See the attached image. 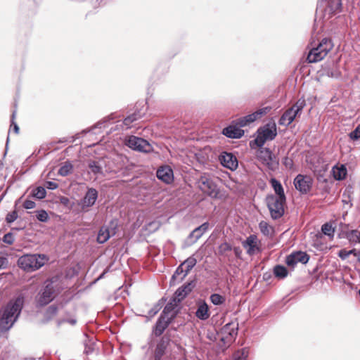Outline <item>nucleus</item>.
<instances>
[{
	"mask_svg": "<svg viewBox=\"0 0 360 360\" xmlns=\"http://www.w3.org/2000/svg\"><path fill=\"white\" fill-rule=\"evenodd\" d=\"M257 119L258 118H257L255 112H254L253 113H251L246 116L238 118L236 120V124L239 125L241 127H245V126L250 124V123L255 122Z\"/></svg>",
	"mask_w": 360,
	"mask_h": 360,
	"instance_id": "bb28decb",
	"label": "nucleus"
},
{
	"mask_svg": "<svg viewBox=\"0 0 360 360\" xmlns=\"http://www.w3.org/2000/svg\"><path fill=\"white\" fill-rule=\"evenodd\" d=\"M115 226L112 223L110 227L103 226L100 229L97 236V241L99 243H104L106 242L111 236L115 234Z\"/></svg>",
	"mask_w": 360,
	"mask_h": 360,
	"instance_id": "6ab92c4d",
	"label": "nucleus"
},
{
	"mask_svg": "<svg viewBox=\"0 0 360 360\" xmlns=\"http://www.w3.org/2000/svg\"><path fill=\"white\" fill-rule=\"evenodd\" d=\"M36 217L39 221L42 222H46L49 219L48 213L45 210L38 211Z\"/></svg>",
	"mask_w": 360,
	"mask_h": 360,
	"instance_id": "37998d69",
	"label": "nucleus"
},
{
	"mask_svg": "<svg viewBox=\"0 0 360 360\" xmlns=\"http://www.w3.org/2000/svg\"><path fill=\"white\" fill-rule=\"evenodd\" d=\"M11 126H13V130L17 134L18 133V131H19V127L17 125L16 123H15L13 121H12V124Z\"/></svg>",
	"mask_w": 360,
	"mask_h": 360,
	"instance_id": "bf43d9fd",
	"label": "nucleus"
},
{
	"mask_svg": "<svg viewBox=\"0 0 360 360\" xmlns=\"http://www.w3.org/2000/svg\"><path fill=\"white\" fill-rule=\"evenodd\" d=\"M286 161H288V159H286ZM285 164L286 165L288 164V162H285Z\"/></svg>",
	"mask_w": 360,
	"mask_h": 360,
	"instance_id": "0e129e2a",
	"label": "nucleus"
},
{
	"mask_svg": "<svg viewBox=\"0 0 360 360\" xmlns=\"http://www.w3.org/2000/svg\"><path fill=\"white\" fill-rule=\"evenodd\" d=\"M8 266V257L5 255H0V270L6 269Z\"/></svg>",
	"mask_w": 360,
	"mask_h": 360,
	"instance_id": "49530a36",
	"label": "nucleus"
},
{
	"mask_svg": "<svg viewBox=\"0 0 360 360\" xmlns=\"http://www.w3.org/2000/svg\"><path fill=\"white\" fill-rule=\"evenodd\" d=\"M14 240H15L14 236L11 232L5 234L3 237V242L8 245H12L14 243Z\"/></svg>",
	"mask_w": 360,
	"mask_h": 360,
	"instance_id": "c03bdc74",
	"label": "nucleus"
},
{
	"mask_svg": "<svg viewBox=\"0 0 360 360\" xmlns=\"http://www.w3.org/2000/svg\"><path fill=\"white\" fill-rule=\"evenodd\" d=\"M180 302L176 301V302L174 301V297L172 300L166 304L165 307L161 315L166 317L168 320H172L176 316V311H174V309L176 306L177 305V303H179Z\"/></svg>",
	"mask_w": 360,
	"mask_h": 360,
	"instance_id": "4be33fe9",
	"label": "nucleus"
},
{
	"mask_svg": "<svg viewBox=\"0 0 360 360\" xmlns=\"http://www.w3.org/2000/svg\"><path fill=\"white\" fill-rule=\"evenodd\" d=\"M89 168L91 172L94 173L95 175L103 174V168L100 162L90 161L89 162Z\"/></svg>",
	"mask_w": 360,
	"mask_h": 360,
	"instance_id": "f704fd0d",
	"label": "nucleus"
},
{
	"mask_svg": "<svg viewBox=\"0 0 360 360\" xmlns=\"http://www.w3.org/2000/svg\"><path fill=\"white\" fill-rule=\"evenodd\" d=\"M98 198V191L93 188H89L84 195L81 200L79 205L82 211H87L88 208L92 207Z\"/></svg>",
	"mask_w": 360,
	"mask_h": 360,
	"instance_id": "2eb2a0df",
	"label": "nucleus"
},
{
	"mask_svg": "<svg viewBox=\"0 0 360 360\" xmlns=\"http://www.w3.org/2000/svg\"><path fill=\"white\" fill-rule=\"evenodd\" d=\"M199 188L212 198L219 197V189L217 184L210 176L204 174L198 180Z\"/></svg>",
	"mask_w": 360,
	"mask_h": 360,
	"instance_id": "1a4fd4ad",
	"label": "nucleus"
},
{
	"mask_svg": "<svg viewBox=\"0 0 360 360\" xmlns=\"http://www.w3.org/2000/svg\"><path fill=\"white\" fill-rule=\"evenodd\" d=\"M221 164L230 170H235L238 167V160L231 153H223L219 156Z\"/></svg>",
	"mask_w": 360,
	"mask_h": 360,
	"instance_id": "f3484780",
	"label": "nucleus"
},
{
	"mask_svg": "<svg viewBox=\"0 0 360 360\" xmlns=\"http://www.w3.org/2000/svg\"><path fill=\"white\" fill-rule=\"evenodd\" d=\"M192 290L191 283L179 288L174 293V301L181 302Z\"/></svg>",
	"mask_w": 360,
	"mask_h": 360,
	"instance_id": "b1692460",
	"label": "nucleus"
},
{
	"mask_svg": "<svg viewBox=\"0 0 360 360\" xmlns=\"http://www.w3.org/2000/svg\"><path fill=\"white\" fill-rule=\"evenodd\" d=\"M248 352L246 349H242L234 353L233 360H246Z\"/></svg>",
	"mask_w": 360,
	"mask_h": 360,
	"instance_id": "a19ab883",
	"label": "nucleus"
},
{
	"mask_svg": "<svg viewBox=\"0 0 360 360\" xmlns=\"http://www.w3.org/2000/svg\"><path fill=\"white\" fill-rule=\"evenodd\" d=\"M359 262H360V255H359Z\"/></svg>",
	"mask_w": 360,
	"mask_h": 360,
	"instance_id": "774afa93",
	"label": "nucleus"
},
{
	"mask_svg": "<svg viewBox=\"0 0 360 360\" xmlns=\"http://www.w3.org/2000/svg\"><path fill=\"white\" fill-rule=\"evenodd\" d=\"M18 217V215L17 211L14 210L7 214L6 217V221L8 224H11L17 219Z\"/></svg>",
	"mask_w": 360,
	"mask_h": 360,
	"instance_id": "79ce46f5",
	"label": "nucleus"
},
{
	"mask_svg": "<svg viewBox=\"0 0 360 360\" xmlns=\"http://www.w3.org/2000/svg\"><path fill=\"white\" fill-rule=\"evenodd\" d=\"M24 304V297L18 295L11 300L4 309L0 319V328L1 330H9L17 321Z\"/></svg>",
	"mask_w": 360,
	"mask_h": 360,
	"instance_id": "f257e3e1",
	"label": "nucleus"
},
{
	"mask_svg": "<svg viewBox=\"0 0 360 360\" xmlns=\"http://www.w3.org/2000/svg\"><path fill=\"white\" fill-rule=\"evenodd\" d=\"M223 134L231 139H239L244 134V131L236 126L230 125L223 129Z\"/></svg>",
	"mask_w": 360,
	"mask_h": 360,
	"instance_id": "412c9836",
	"label": "nucleus"
},
{
	"mask_svg": "<svg viewBox=\"0 0 360 360\" xmlns=\"http://www.w3.org/2000/svg\"><path fill=\"white\" fill-rule=\"evenodd\" d=\"M295 188L302 193H308L312 186V179L309 176L298 174L294 179Z\"/></svg>",
	"mask_w": 360,
	"mask_h": 360,
	"instance_id": "ddd939ff",
	"label": "nucleus"
},
{
	"mask_svg": "<svg viewBox=\"0 0 360 360\" xmlns=\"http://www.w3.org/2000/svg\"><path fill=\"white\" fill-rule=\"evenodd\" d=\"M157 177L166 184H170L174 179L173 171L168 167H161L157 171Z\"/></svg>",
	"mask_w": 360,
	"mask_h": 360,
	"instance_id": "aec40b11",
	"label": "nucleus"
},
{
	"mask_svg": "<svg viewBox=\"0 0 360 360\" xmlns=\"http://www.w3.org/2000/svg\"><path fill=\"white\" fill-rule=\"evenodd\" d=\"M333 177L336 180H342L347 176V169L345 165L335 166L332 169Z\"/></svg>",
	"mask_w": 360,
	"mask_h": 360,
	"instance_id": "cd10ccee",
	"label": "nucleus"
},
{
	"mask_svg": "<svg viewBox=\"0 0 360 360\" xmlns=\"http://www.w3.org/2000/svg\"><path fill=\"white\" fill-rule=\"evenodd\" d=\"M257 151V158L266 165L269 169H275L278 165V160L277 157L267 148L259 147Z\"/></svg>",
	"mask_w": 360,
	"mask_h": 360,
	"instance_id": "9b49d317",
	"label": "nucleus"
},
{
	"mask_svg": "<svg viewBox=\"0 0 360 360\" xmlns=\"http://www.w3.org/2000/svg\"><path fill=\"white\" fill-rule=\"evenodd\" d=\"M14 117H15V112H13V115H12V120H13V119H14Z\"/></svg>",
	"mask_w": 360,
	"mask_h": 360,
	"instance_id": "e2e57ef3",
	"label": "nucleus"
},
{
	"mask_svg": "<svg viewBox=\"0 0 360 360\" xmlns=\"http://www.w3.org/2000/svg\"><path fill=\"white\" fill-rule=\"evenodd\" d=\"M105 272H103L99 277H98V279L103 278V275H104Z\"/></svg>",
	"mask_w": 360,
	"mask_h": 360,
	"instance_id": "680f3d73",
	"label": "nucleus"
},
{
	"mask_svg": "<svg viewBox=\"0 0 360 360\" xmlns=\"http://www.w3.org/2000/svg\"><path fill=\"white\" fill-rule=\"evenodd\" d=\"M185 273V269L182 266V264L176 269L174 274L173 275V277H176V275L184 274Z\"/></svg>",
	"mask_w": 360,
	"mask_h": 360,
	"instance_id": "6e6d98bb",
	"label": "nucleus"
},
{
	"mask_svg": "<svg viewBox=\"0 0 360 360\" xmlns=\"http://www.w3.org/2000/svg\"><path fill=\"white\" fill-rule=\"evenodd\" d=\"M210 299L211 302L214 305H221L224 304L226 300L224 296L217 293H214L211 295Z\"/></svg>",
	"mask_w": 360,
	"mask_h": 360,
	"instance_id": "58836bf2",
	"label": "nucleus"
},
{
	"mask_svg": "<svg viewBox=\"0 0 360 360\" xmlns=\"http://www.w3.org/2000/svg\"><path fill=\"white\" fill-rule=\"evenodd\" d=\"M209 226L208 222L203 223L191 233L190 238L194 239L193 242H196L207 231Z\"/></svg>",
	"mask_w": 360,
	"mask_h": 360,
	"instance_id": "a878e982",
	"label": "nucleus"
},
{
	"mask_svg": "<svg viewBox=\"0 0 360 360\" xmlns=\"http://www.w3.org/2000/svg\"><path fill=\"white\" fill-rule=\"evenodd\" d=\"M233 251H234V253L236 256L239 257L240 253H241V250L240 249V248H234L233 249Z\"/></svg>",
	"mask_w": 360,
	"mask_h": 360,
	"instance_id": "052dcab7",
	"label": "nucleus"
},
{
	"mask_svg": "<svg viewBox=\"0 0 360 360\" xmlns=\"http://www.w3.org/2000/svg\"><path fill=\"white\" fill-rule=\"evenodd\" d=\"M160 307L159 305H157L155 306L154 308L151 309L149 311V314L150 316H154L155 314H156L158 313V311L160 310Z\"/></svg>",
	"mask_w": 360,
	"mask_h": 360,
	"instance_id": "13d9d810",
	"label": "nucleus"
},
{
	"mask_svg": "<svg viewBox=\"0 0 360 360\" xmlns=\"http://www.w3.org/2000/svg\"><path fill=\"white\" fill-rule=\"evenodd\" d=\"M169 344V338L166 336L162 337L155 344L153 349V359L162 360L166 354Z\"/></svg>",
	"mask_w": 360,
	"mask_h": 360,
	"instance_id": "f8f14e48",
	"label": "nucleus"
},
{
	"mask_svg": "<svg viewBox=\"0 0 360 360\" xmlns=\"http://www.w3.org/2000/svg\"><path fill=\"white\" fill-rule=\"evenodd\" d=\"M270 109L271 108L269 107H264V108L259 109L258 110L255 111V112L257 118H259L262 116L268 113L269 111L270 110Z\"/></svg>",
	"mask_w": 360,
	"mask_h": 360,
	"instance_id": "09e8293b",
	"label": "nucleus"
},
{
	"mask_svg": "<svg viewBox=\"0 0 360 360\" xmlns=\"http://www.w3.org/2000/svg\"><path fill=\"white\" fill-rule=\"evenodd\" d=\"M333 44L328 39H323L319 44L311 49L308 56L307 60L309 63H316L323 60L332 49Z\"/></svg>",
	"mask_w": 360,
	"mask_h": 360,
	"instance_id": "39448f33",
	"label": "nucleus"
},
{
	"mask_svg": "<svg viewBox=\"0 0 360 360\" xmlns=\"http://www.w3.org/2000/svg\"><path fill=\"white\" fill-rule=\"evenodd\" d=\"M49 261V257L44 254H25L20 257L17 264L20 269L27 273L34 272Z\"/></svg>",
	"mask_w": 360,
	"mask_h": 360,
	"instance_id": "f03ea898",
	"label": "nucleus"
},
{
	"mask_svg": "<svg viewBox=\"0 0 360 360\" xmlns=\"http://www.w3.org/2000/svg\"><path fill=\"white\" fill-rule=\"evenodd\" d=\"M277 135L276 126L274 122L268 123L257 131V136L254 140L258 147H262L266 141H272Z\"/></svg>",
	"mask_w": 360,
	"mask_h": 360,
	"instance_id": "423d86ee",
	"label": "nucleus"
},
{
	"mask_svg": "<svg viewBox=\"0 0 360 360\" xmlns=\"http://www.w3.org/2000/svg\"><path fill=\"white\" fill-rule=\"evenodd\" d=\"M242 245L246 250L247 253L250 255H255L257 252L259 251L257 237L255 235L249 236L242 243Z\"/></svg>",
	"mask_w": 360,
	"mask_h": 360,
	"instance_id": "dca6fc26",
	"label": "nucleus"
},
{
	"mask_svg": "<svg viewBox=\"0 0 360 360\" xmlns=\"http://www.w3.org/2000/svg\"><path fill=\"white\" fill-rule=\"evenodd\" d=\"M321 231L326 236L330 238H333L334 236L335 229L329 223L324 224L321 227Z\"/></svg>",
	"mask_w": 360,
	"mask_h": 360,
	"instance_id": "ea45409f",
	"label": "nucleus"
},
{
	"mask_svg": "<svg viewBox=\"0 0 360 360\" xmlns=\"http://www.w3.org/2000/svg\"><path fill=\"white\" fill-rule=\"evenodd\" d=\"M195 316L200 320L205 321L210 317L209 308L205 302L198 303Z\"/></svg>",
	"mask_w": 360,
	"mask_h": 360,
	"instance_id": "393cba45",
	"label": "nucleus"
},
{
	"mask_svg": "<svg viewBox=\"0 0 360 360\" xmlns=\"http://www.w3.org/2000/svg\"><path fill=\"white\" fill-rule=\"evenodd\" d=\"M270 183L276 194V197L286 198L284 193L283 188L281 184L277 179L273 178L271 179Z\"/></svg>",
	"mask_w": 360,
	"mask_h": 360,
	"instance_id": "c756f323",
	"label": "nucleus"
},
{
	"mask_svg": "<svg viewBox=\"0 0 360 360\" xmlns=\"http://www.w3.org/2000/svg\"><path fill=\"white\" fill-rule=\"evenodd\" d=\"M124 143L129 148L142 153H150L153 150L152 146L146 140L135 136L125 138Z\"/></svg>",
	"mask_w": 360,
	"mask_h": 360,
	"instance_id": "9d476101",
	"label": "nucleus"
},
{
	"mask_svg": "<svg viewBox=\"0 0 360 360\" xmlns=\"http://www.w3.org/2000/svg\"><path fill=\"white\" fill-rule=\"evenodd\" d=\"M45 186L49 190L56 189L58 186V184L53 181H46Z\"/></svg>",
	"mask_w": 360,
	"mask_h": 360,
	"instance_id": "5fc2aeb1",
	"label": "nucleus"
},
{
	"mask_svg": "<svg viewBox=\"0 0 360 360\" xmlns=\"http://www.w3.org/2000/svg\"><path fill=\"white\" fill-rule=\"evenodd\" d=\"M349 250H347L345 249H342L338 252V256L343 260L346 259L349 256V254L348 253Z\"/></svg>",
	"mask_w": 360,
	"mask_h": 360,
	"instance_id": "864d4df0",
	"label": "nucleus"
},
{
	"mask_svg": "<svg viewBox=\"0 0 360 360\" xmlns=\"http://www.w3.org/2000/svg\"><path fill=\"white\" fill-rule=\"evenodd\" d=\"M171 321L172 320H168L164 316L160 315L153 330L155 335L157 336L161 335Z\"/></svg>",
	"mask_w": 360,
	"mask_h": 360,
	"instance_id": "5701e85b",
	"label": "nucleus"
},
{
	"mask_svg": "<svg viewBox=\"0 0 360 360\" xmlns=\"http://www.w3.org/2000/svg\"><path fill=\"white\" fill-rule=\"evenodd\" d=\"M94 349H95L94 343H90L89 345L87 344L85 346L84 352L86 354H89L92 353Z\"/></svg>",
	"mask_w": 360,
	"mask_h": 360,
	"instance_id": "603ef678",
	"label": "nucleus"
},
{
	"mask_svg": "<svg viewBox=\"0 0 360 360\" xmlns=\"http://www.w3.org/2000/svg\"><path fill=\"white\" fill-rule=\"evenodd\" d=\"M305 100L299 99L290 108L287 110L281 117L278 123L280 125L288 126L300 115L302 109L305 106Z\"/></svg>",
	"mask_w": 360,
	"mask_h": 360,
	"instance_id": "6e6552de",
	"label": "nucleus"
},
{
	"mask_svg": "<svg viewBox=\"0 0 360 360\" xmlns=\"http://www.w3.org/2000/svg\"><path fill=\"white\" fill-rule=\"evenodd\" d=\"M349 137L352 140H357L360 139V124L354 131L350 132Z\"/></svg>",
	"mask_w": 360,
	"mask_h": 360,
	"instance_id": "a18cd8bd",
	"label": "nucleus"
},
{
	"mask_svg": "<svg viewBox=\"0 0 360 360\" xmlns=\"http://www.w3.org/2000/svg\"><path fill=\"white\" fill-rule=\"evenodd\" d=\"M285 200L286 198L276 197L274 195H267L266 201L272 219H277L283 215Z\"/></svg>",
	"mask_w": 360,
	"mask_h": 360,
	"instance_id": "0eeeda50",
	"label": "nucleus"
},
{
	"mask_svg": "<svg viewBox=\"0 0 360 360\" xmlns=\"http://www.w3.org/2000/svg\"><path fill=\"white\" fill-rule=\"evenodd\" d=\"M70 323V325H75L77 322V320L75 319V318H70V319H60L58 321V325H61L63 324V323Z\"/></svg>",
	"mask_w": 360,
	"mask_h": 360,
	"instance_id": "3c124183",
	"label": "nucleus"
},
{
	"mask_svg": "<svg viewBox=\"0 0 360 360\" xmlns=\"http://www.w3.org/2000/svg\"><path fill=\"white\" fill-rule=\"evenodd\" d=\"M232 248L228 243H223L219 246V254L224 257H229Z\"/></svg>",
	"mask_w": 360,
	"mask_h": 360,
	"instance_id": "c9c22d12",
	"label": "nucleus"
},
{
	"mask_svg": "<svg viewBox=\"0 0 360 360\" xmlns=\"http://www.w3.org/2000/svg\"><path fill=\"white\" fill-rule=\"evenodd\" d=\"M359 296H360V290H359Z\"/></svg>",
	"mask_w": 360,
	"mask_h": 360,
	"instance_id": "69168bd1",
	"label": "nucleus"
},
{
	"mask_svg": "<svg viewBox=\"0 0 360 360\" xmlns=\"http://www.w3.org/2000/svg\"><path fill=\"white\" fill-rule=\"evenodd\" d=\"M260 231L266 236H271L274 233V229L266 221H262L259 224Z\"/></svg>",
	"mask_w": 360,
	"mask_h": 360,
	"instance_id": "2f4dec72",
	"label": "nucleus"
},
{
	"mask_svg": "<svg viewBox=\"0 0 360 360\" xmlns=\"http://www.w3.org/2000/svg\"><path fill=\"white\" fill-rule=\"evenodd\" d=\"M35 206H36V203L34 201L30 200H25L23 203L24 208H25L27 210L33 209L35 207Z\"/></svg>",
	"mask_w": 360,
	"mask_h": 360,
	"instance_id": "8fccbe9b",
	"label": "nucleus"
},
{
	"mask_svg": "<svg viewBox=\"0 0 360 360\" xmlns=\"http://www.w3.org/2000/svg\"><path fill=\"white\" fill-rule=\"evenodd\" d=\"M197 260L193 257H188L182 263V266L185 269V273L183 274V277H185L188 273L192 269V268L196 264Z\"/></svg>",
	"mask_w": 360,
	"mask_h": 360,
	"instance_id": "7c9ffc66",
	"label": "nucleus"
},
{
	"mask_svg": "<svg viewBox=\"0 0 360 360\" xmlns=\"http://www.w3.org/2000/svg\"><path fill=\"white\" fill-rule=\"evenodd\" d=\"M46 195V189L42 186H38L32 191V195L39 200L44 198Z\"/></svg>",
	"mask_w": 360,
	"mask_h": 360,
	"instance_id": "4c0bfd02",
	"label": "nucleus"
},
{
	"mask_svg": "<svg viewBox=\"0 0 360 360\" xmlns=\"http://www.w3.org/2000/svg\"><path fill=\"white\" fill-rule=\"evenodd\" d=\"M62 289L61 283L58 278L53 277L44 283V288L41 290L37 297V303L40 306H44L51 302Z\"/></svg>",
	"mask_w": 360,
	"mask_h": 360,
	"instance_id": "7ed1b4c3",
	"label": "nucleus"
},
{
	"mask_svg": "<svg viewBox=\"0 0 360 360\" xmlns=\"http://www.w3.org/2000/svg\"><path fill=\"white\" fill-rule=\"evenodd\" d=\"M142 114L139 112H134L129 116H127L124 120H123V125L125 127V129H129L132 127L131 124L138 120L139 119L142 117Z\"/></svg>",
	"mask_w": 360,
	"mask_h": 360,
	"instance_id": "c85d7f7f",
	"label": "nucleus"
},
{
	"mask_svg": "<svg viewBox=\"0 0 360 360\" xmlns=\"http://www.w3.org/2000/svg\"><path fill=\"white\" fill-rule=\"evenodd\" d=\"M341 6V0H320L316 8V16L328 20L340 11Z\"/></svg>",
	"mask_w": 360,
	"mask_h": 360,
	"instance_id": "20e7f679",
	"label": "nucleus"
},
{
	"mask_svg": "<svg viewBox=\"0 0 360 360\" xmlns=\"http://www.w3.org/2000/svg\"><path fill=\"white\" fill-rule=\"evenodd\" d=\"M73 166L70 162H65L60 167L58 174L62 176H66L72 173Z\"/></svg>",
	"mask_w": 360,
	"mask_h": 360,
	"instance_id": "72a5a7b5",
	"label": "nucleus"
},
{
	"mask_svg": "<svg viewBox=\"0 0 360 360\" xmlns=\"http://www.w3.org/2000/svg\"><path fill=\"white\" fill-rule=\"evenodd\" d=\"M348 253L349 254V255H353L355 257H356L358 258V261L359 262L360 251H356V249H352V250H349Z\"/></svg>",
	"mask_w": 360,
	"mask_h": 360,
	"instance_id": "4d7b16f0",
	"label": "nucleus"
},
{
	"mask_svg": "<svg viewBox=\"0 0 360 360\" xmlns=\"http://www.w3.org/2000/svg\"><path fill=\"white\" fill-rule=\"evenodd\" d=\"M309 261V256L303 252H296L290 255L286 259V264L293 266L297 263L306 264Z\"/></svg>",
	"mask_w": 360,
	"mask_h": 360,
	"instance_id": "a211bd4d",
	"label": "nucleus"
},
{
	"mask_svg": "<svg viewBox=\"0 0 360 360\" xmlns=\"http://www.w3.org/2000/svg\"><path fill=\"white\" fill-rule=\"evenodd\" d=\"M347 238L349 243L356 245L360 243V231L358 230H352L347 233Z\"/></svg>",
	"mask_w": 360,
	"mask_h": 360,
	"instance_id": "473e14b6",
	"label": "nucleus"
},
{
	"mask_svg": "<svg viewBox=\"0 0 360 360\" xmlns=\"http://www.w3.org/2000/svg\"><path fill=\"white\" fill-rule=\"evenodd\" d=\"M274 274L276 277L283 278L287 276L288 271L285 267L281 265H277L274 269Z\"/></svg>",
	"mask_w": 360,
	"mask_h": 360,
	"instance_id": "e433bc0d",
	"label": "nucleus"
},
{
	"mask_svg": "<svg viewBox=\"0 0 360 360\" xmlns=\"http://www.w3.org/2000/svg\"><path fill=\"white\" fill-rule=\"evenodd\" d=\"M58 308L54 306H50L46 310V316L49 318H51L57 314Z\"/></svg>",
	"mask_w": 360,
	"mask_h": 360,
	"instance_id": "de8ad7c7",
	"label": "nucleus"
},
{
	"mask_svg": "<svg viewBox=\"0 0 360 360\" xmlns=\"http://www.w3.org/2000/svg\"><path fill=\"white\" fill-rule=\"evenodd\" d=\"M238 323H229L221 328V338L223 342H229L235 340L238 334Z\"/></svg>",
	"mask_w": 360,
	"mask_h": 360,
	"instance_id": "4468645a",
	"label": "nucleus"
},
{
	"mask_svg": "<svg viewBox=\"0 0 360 360\" xmlns=\"http://www.w3.org/2000/svg\"><path fill=\"white\" fill-rule=\"evenodd\" d=\"M25 360H33V359H25Z\"/></svg>",
	"mask_w": 360,
	"mask_h": 360,
	"instance_id": "338daca9",
	"label": "nucleus"
}]
</instances>
